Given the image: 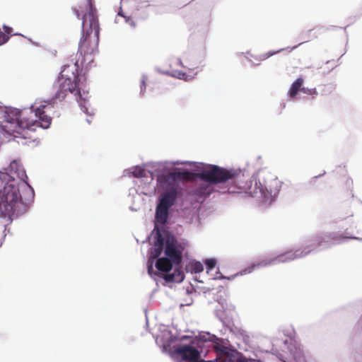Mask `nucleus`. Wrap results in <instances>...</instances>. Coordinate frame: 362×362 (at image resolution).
Listing matches in <instances>:
<instances>
[{
	"instance_id": "nucleus-10",
	"label": "nucleus",
	"mask_w": 362,
	"mask_h": 362,
	"mask_svg": "<svg viewBox=\"0 0 362 362\" xmlns=\"http://www.w3.org/2000/svg\"><path fill=\"white\" fill-rule=\"evenodd\" d=\"M283 344L284 348L292 355L294 362H308L303 349L296 341L291 339H286Z\"/></svg>"
},
{
	"instance_id": "nucleus-20",
	"label": "nucleus",
	"mask_w": 362,
	"mask_h": 362,
	"mask_svg": "<svg viewBox=\"0 0 362 362\" xmlns=\"http://www.w3.org/2000/svg\"><path fill=\"white\" fill-rule=\"evenodd\" d=\"M40 119V122H38L37 127H40L42 129H47L49 127L51 124L52 118L47 115L42 116Z\"/></svg>"
},
{
	"instance_id": "nucleus-33",
	"label": "nucleus",
	"mask_w": 362,
	"mask_h": 362,
	"mask_svg": "<svg viewBox=\"0 0 362 362\" xmlns=\"http://www.w3.org/2000/svg\"><path fill=\"white\" fill-rule=\"evenodd\" d=\"M86 122H87L88 124H90V122H91L90 119H86Z\"/></svg>"
},
{
	"instance_id": "nucleus-12",
	"label": "nucleus",
	"mask_w": 362,
	"mask_h": 362,
	"mask_svg": "<svg viewBox=\"0 0 362 362\" xmlns=\"http://www.w3.org/2000/svg\"><path fill=\"white\" fill-rule=\"evenodd\" d=\"M303 83V78L302 77H299L296 78L291 85L290 88L288 92V95L290 99H294L298 91H300L301 88H303L302 85Z\"/></svg>"
},
{
	"instance_id": "nucleus-36",
	"label": "nucleus",
	"mask_w": 362,
	"mask_h": 362,
	"mask_svg": "<svg viewBox=\"0 0 362 362\" xmlns=\"http://www.w3.org/2000/svg\"><path fill=\"white\" fill-rule=\"evenodd\" d=\"M252 57H254L255 59H256L257 57H254V55H252Z\"/></svg>"
},
{
	"instance_id": "nucleus-15",
	"label": "nucleus",
	"mask_w": 362,
	"mask_h": 362,
	"mask_svg": "<svg viewBox=\"0 0 362 362\" xmlns=\"http://www.w3.org/2000/svg\"><path fill=\"white\" fill-rule=\"evenodd\" d=\"M185 269L187 272L191 274H198L204 270V265L199 261L192 260L186 265Z\"/></svg>"
},
{
	"instance_id": "nucleus-17",
	"label": "nucleus",
	"mask_w": 362,
	"mask_h": 362,
	"mask_svg": "<svg viewBox=\"0 0 362 362\" xmlns=\"http://www.w3.org/2000/svg\"><path fill=\"white\" fill-rule=\"evenodd\" d=\"M119 16L124 18L125 23L129 24L132 28H136V23H135L134 21L130 16L125 15V13L122 11V7H120V10L117 13V17L115 20L116 23H119V21L117 18V17H119Z\"/></svg>"
},
{
	"instance_id": "nucleus-8",
	"label": "nucleus",
	"mask_w": 362,
	"mask_h": 362,
	"mask_svg": "<svg viewBox=\"0 0 362 362\" xmlns=\"http://www.w3.org/2000/svg\"><path fill=\"white\" fill-rule=\"evenodd\" d=\"M0 173H6L11 177L6 182H4L3 187H4V185L7 186L11 185L17 186L18 188L19 194L21 195V188L26 187L30 192V199H33L34 189L28 183V176L25 170L16 160L11 161L9 167L6 169H4V171L0 170Z\"/></svg>"
},
{
	"instance_id": "nucleus-11",
	"label": "nucleus",
	"mask_w": 362,
	"mask_h": 362,
	"mask_svg": "<svg viewBox=\"0 0 362 362\" xmlns=\"http://www.w3.org/2000/svg\"><path fill=\"white\" fill-rule=\"evenodd\" d=\"M329 237H330L332 239V245L344 243L347 240H356L358 241H362V238H358L354 235H349L347 233L346 235H344L339 232H330V235Z\"/></svg>"
},
{
	"instance_id": "nucleus-28",
	"label": "nucleus",
	"mask_w": 362,
	"mask_h": 362,
	"mask_svg": "<svg viewBox=\"0 0 362 362\" xmlns=\"http://www.w3.org/2000/svg\"><path fill=\"white\" fill-rule=\"evenodd\" d=\"M276 356L277 357V358L281 361V362H287L286 361V358L285 356V354L283 352H281L279 351H276Z\"/></svg>"
},
{
	"instance_id": "nucleus-21",
	"label": "nucleus",
	"mask_w": 362,
	"mask_h": 362,
	"mask_svg": "<svg viewBox=\"0 0 362 362\" xmlns=\"http://www.w3.org/2000/svg\"><path fill=\"white\" fill-rule=\"evenodd\" d=\"M300 91L306 95H311L313 99L315 98L318 95L315 88H309L307 87H303L301 88Z\"/></svg>"
},
{
	"instance_id": "nucleus-13",
	"label": "nucleus",
	"mask_w": 362,
	"mask_h": 362,
	"mask_svg": "<svg viewBox=\"0 0 362 362\" xmlns=\"http://www.w3.org/2000/svg\"><path fill=\"white\" fill-rule=\"evenodd\" d=\"M124 175L132 176L136 178H141L146 177V170L140 165H136L124 170Z\"/></svg>"
},
{
	"instance_id": "nucleus-1",
	"label": "nucleus",
	"mask_w": 362,
	"mask_h": 362,
	"mask_svg": "<svg viewBox=\"0 0 362 362\" xmlns=\"http://www.w3.org/2000/svg\"><path fill=\"white\" fill-rule=\"evenodd\" d=\"M172 165L187 164L192 175L199 181L194 186L182 189L177 182L180 174L164 171L157 175L158 196L154 215L155 228L168 223L173 206L182 216H193L201 204L214 191L221 193H245L271 205L280 192L281 182L277 178L250 176L246 169L227 168L214 164L176 160Z\"/></svg>"
},
{
	"instance_id": "nucleus-29",
	"label": "nucleus",
	"mask_w": 362,
	"mask_h": 362,
	"mask_svg": "<svg viewBox=\"0 0 362 362\" xmlns=\"http://www.w3.org/2000/svg\"><path fill=\"white\" fill-rule=\"evenodd\" d=\"M175 59V64L176 65L182 66V67H184V68L185 67L180 58H176Z\"/></svg>"
},
{
	"instance_id": "nucleus-3",
	"label": "nucleus",
	"mask_w": 362,
	"mask_h": 362,
	"mask_svg": "<svg viewBox=\"0 0 362 362\" xmlns=\"http://www.w3.org/2000/svg\"><path fill=\"white\" fill-rule=\"evenodd\" d=\"M183 250L184 247L173 234L164 238L161 233L157 232L146 264L149 276H157L166 283H181L185 279L180 266Z\"/></svg>"
},
{
	"instance_id": "nucleus-19",
	"label": "nucleus",
	"mask_w": 362,
	"mask_h": 362,
	"mask_svg": "<svg viewBox=\"0 0 362 362\" xmlns=\"http://www.w3.org/2000/svg\"><path fill=\"white\" fill-rule=\"evenodd\" d=\"M207 274H210L216 267V259L215 258H207L204 261Z\"/></svg>"
},
{
	"instance_id": "nucleus-24",
	"label": "nucleus",
	"mask_w": 362,
	"mask_h": 362,
	"mask_svg": "<svg viewBox=\"0 0 362 362\" xmlns=\"http://www.w3.org/2000/svg\"><path fill=\"white\" fill-rule=\"evenodd\" d=\"M355 335L362 337V315L360 317L354 328Z\"/></svg>"
},
{
	"instance_id": "nucleus-16",
	"label": "nucleus",
	"mask_w": 362,
	"mask_h": 362,
	"mask_svg": "<svg viewBox=\"0 0 362 362\" xmlns=\"http://www.w3.org/2000/svg\"><path fill=\"white\" fill-rule=\"evenodd\" d=\"M49 98H48L47 100H45L44 102L45 105H40L39 107H37L34 111H35V114L36 115V117H37L38 118H41L42 116H45V109H48V108H50V107H54L55 106V105L57 103V102L59 100H56L54 104H49L47 103V100H49Z\"/></svg>"
},
{
	"instance_id": "nucleus-2",
	"label": "nucleus",
	"mask_w": 362,
	"mask_h": 362,
	"mask_svg": "<svg viewBox=\"0 0 362 362\" xmlns=\"http://www.w3.org/2000/svg\"><path fill=\"white\" fill-rule=\"evenodd\" d=\"M159 341L163 343V352L168 353L174 362H249L245 358H237L238 352L228 339L208 332L177 337L168 331L157 337L156 343Z\"/></svg>"
},
{
	"instance_id": "nucleus-18",
	"label": "nucleus",
	"mask_w": 362,
	"mask_h": 362,
	"mask_svg": "<svg viewBox=\"0 0 362 362\" xmlns=\"http://www.w3.org/2000/svg\"><path fill=\"white\" fill-rule=\"evenodd\" d=\"M79 88L81 90V95L83 98L86 97L87 98V107H88V111L91 114H86L87 115L92 116L94 115V112L93 110H90V103H89V97H88V90L86 88V87L82 86V83H81V79L79 78Z\"/></svg>"
},
{
	"instance_id": "nucleus-27",
	"label": "nucleus",
	"mask_w": 362,
	"mask_h": 362,
	"mask_svg": "<svg viewBox=\"0 0 362 362\" xmlns=\"http://www.w3.org/2000/svg\"><path fill=\"white\" fill-rule=\"evenodd\" d=\"M209 23H210V16L208 15L202 25V29L204 33H205L207 31L208 27L209 25Z\"/></svg>"
},
{
	"instance_id": "nucleus-37",
	"label": "nucleus",
	"mask_w": 362,
	"mask_h": 362,
	"mask_svg": "<svg viewBox=\"0 0 362 362\" xmlns=\"http://www.w3.org/2000/svg\"><path fill=\"white\" fill-rule=\"evenodd\" d=\"M4 107H0V108H3Z\"/></svg>"
},
{
	"instance_id": "nucleus-6",
	"label": "nucleus",
	"mask_w": 362,
	"mask_h": 362,
	"mask_svg": "<svg viewBox=\"0 0 362 362\" xmlns=\"http://www.w3.org/2000/svg\"><path fill=\"white\" fill-rule=\"evenodd\" d=\"M330 232L320 233L311 238L308 240V243L305 246L303 250L299 249L295 251L289 250L284 253L278 255L274 257L260 261L257 264H252L245 268L242 274H247L252 272L255 268L266 267L269 266L276 265L279 263L288 262L296 259L302 258L309 255L312 251L318 247L326 248L332 245Z\"/></svg>"
},
{
	"instance_id": "nucleus-35",
	"label": "nucleus",
	"mask_w": 362,
	"mask_h": 362,
	"mask_svg": "<svg viewBox=\"0 0 362 362\" xmlns=\"http://www.w3.org/2000/svg\"><path fill=\"white\" fill-rule=\"evenodd\" d=\"M167 163H168V161H165V162H164V164H165H165H167Z\"/></svg>"
},
{
	"instance_id": "nucleus-26",
	"label": "nucleus",
	"mask_w": 362,
	"mask_h": 362,
	"mask_svg": "<svg viewBox=\"0 0 362 362\" xmlns=\"http://www.w3.org/2000/svg\"><path fill=\"white\" fill-rule=\"evenodd\" d=\"M232 279L233 276L227 277V276L223 275L222 274H221V272L219 271V268H218L217 272H216V275L212 277V279H214V280H216V279L222 280V279Z\"/></svg>"
},
{
	"instance_id": "nucleus-30",
	"label": "nucleus",
	"mask_w": 362,
	"mask_h": 362,
	"mask_svg": "<svg viewBox=\"0 0 362 362\" xmlns=\"http://www.w3.org/2000/svg\"><path fill=\"white\" fill-rule=\"evenodd\" d=\"M276 351H279L276 348H274L273 347L271 350V353L273 354V355H276Z\"/></svg>"
},
{
	"instance_id": "nucleus-25",
	"label": "nucleus",
	"mask_w": 362,
	"mask_h": 362,
	"mask_svg": "<svg viewBox=\"0 0 362 362\" xmlns=\"http://www.w3.org/2000/svg\"><path fill=\"white\" fill-rule=\"evenodd\" d=\"M146 76L143 74L142 75V78H141V85H140V94L141 95H143L145 92H146Z\"/></svg>"
},
{
	"instance_id": "nucleus-14",
	"label": "nucleus",
	"mask_w": 362,
	"mask_h": 362,
	"mask_svg": "<svg viewBox=\"0 0 362 362\" xmlns=\"http://www.w3.org/2000/svg\"><path fill=\"white\" fill-rule=\"evenodd\" d=\"M163 73L167 76H172L178 79H182L185 81H189L194 78V76L187 74L185 72L178 70L165 71Z\"/></svg>"
},
{
	"instance_id": "nucleus-22",
	"label": "nucleus",
	"mask_w": 362,
	"mask_h": 362,
	"mask_svg": "<svg viewBox=\"0 0 362 362\" xmlns=\"http://www.w3.org/2000/svg\"><path fill=\"white\" fill-rule=\"evenodd\" d=\"M284 49H280L277 50L276 52L269 51L265 54L258 56L257 57H256V59L258 61H264V60L268 59L269 57L273 56L274 54L283 51Z\"/></svg>"
},
{
	"instance_id": "nucleus-34",
	"label": "nucleus",
	"mask_w": 362,
	"mask_h": 362,
	"mask_svg": "<svg viewBox=\"0 0 362 362\" xmlns=\"http://www.w3.org/2000/svg\"><path fill=\"white\" fill-rule=\"evenodd\" d=\"M7 225H8V224L5 225V230H7V226H8Z\"/></svg>"
},
{
	"instance_id": "nucleus-7",
	"label": "nucleus",
	"mask_w": 362,
	"mask_h": 362,
	"mask_svg": "<svg viewBox=\"0 0 362 362\" xmlns=\"http://www.w3.org/2000/svg\"><path fill=\"white\" fill-rule=\"evenodd\" d=\"M73 12L78 19L81 18L82 20L81 37L78 42V52L81 55L92 54V52L83 50V46L88 37H91L93 33L95 45L97 46L99 42L100 25L97 16V9L93 4V0H86V12L82 17L78 9L76 8H73Z\"/></svg>"
},
{
	"instance_id": "nucleus-4",
	"label": "nucleus",
	"mask_w": 362,
	"mask_h": 362,
	"mask_svg": "<svg viewBox=\"0 0 362 362\" xmlns=\"http://www.w3.org/2000/svg\"><path fill=\"white\" fill-rule=\"evenodd\" d=\"M79 76L78 60L72 65L64 64L59 73L57 81L54 83V86H57V90L54 95L47 100V103L54 104L56 100L62 101L69 92L75 95L80 110L85 114H90L88 111L87 98H83L81 95Z\"/></svg>"
},
{
	"instance_id": "nucleus-32",
	"label": "nucleus",
	"mask_w": 362,
	"mask_h": 362,
	"mask_svg": "<svg viewBox=\"0 0 362 362\" xmlns=\"http://www.w3.org/2000/svg\"><path fill=\"white\" fill-rule=\"evenodd\" d=\"M325 172H324L322 174H320V175H319L315 176V178H316V179H317V178H318V177H321L322 175H325Z\"/></svg>"
},
{
	"instance_id": "nucleus-9",
	"label": "nucleus",
	"mask_w": 362,
	"mask_h": 362,
	"mask_svg": "<svg viewBox=\"0 0 362 362\" xmlns=\"http://www.w3.org/2000/svg\"><path fill=\"white\" fill-rule=\"evenodd\" d=\"M214 313L223 325L229 329L230 332L237 337L242 339L244 342L247 343L250 341V336L247 332L240 327L235 325L233 322L230 321L228 317H224L223 312L215 310Z\"/></svg>"
},
{
	"instance_id": "nucleus-31",
	"label": "nucleus",
	"mask_w": 362,
	"mask_h": 362,
	"mask_svg": "<svg viewBox=\"0 0 362 362\" xmlns=\"http://www.w3.org/2000/svg\"><path fill=\"white\" fill-rule=\"evenodd\" d=\"M301 44H303V42L299 43L298 45L293 46V47L291 48V50L295 49L298 46L300 45Z\"/></svg>"
},
{
	"instance_id": "nucleus-5",
	"label": "nucleus",
	"mask_w": 362,
	"mask_h": 362,
	"mask_svg": "<svg viewBox=\"0 0 362 362\" xmlns=\"http://www.w3.org/2000/svg\"><path fill=\"white\" fill-rule=\"evenodd\" d=\"M9 177L6 173H0V218L6 220L8 224L26 212L28 209L26 201L30 200L23 199L17 186L11 185L3 187Z\"/></svg>"
},
{
	"instance_id": "nucleus-23",
	"label": "nucleus",
	"mask_w": 362,
	"mask_h": 362,
	"mask_svg": "<svg viewBox=\"0 0 362 362\" xmlns=\"http://www.w3.org/2000/svg\"><path fill=\"white\" fill-rule=\"evenodd\" d=\"M12 109H14V110H18L19 111V113H18V120L19 121V122L21 124H22V126H23V129H22V132L21 134H18L19 135L22 134L23 132L25 131V129H28V130H33V129L32 128V127H33V124H31V127H29L28 125V123H25L24 122H23L21 119V110H19V109H16V108H14V107H11Z\"/></svg>"
}]
</instances>
